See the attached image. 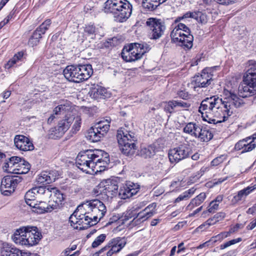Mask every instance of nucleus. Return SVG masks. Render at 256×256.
Listing matches in <instances>:
<instances>
[{"mask_svg": "<svg viewBox=\"0 0 256 256\" xmlns=\"http://www.w3.org/2000/svg\"><path fill=\"white\" fill-rule=\"evenodd\" d=\"M21 177L18 176H7L2 180L0 191L5 196H8L12 193L18 184L22 182Z\"/></svg>", "mask_w": 256, "mask_h": 256, "instance_id": "nucleus-16", "label": "nucleus"}, {"mask_svg": "<svg viewBox=\"0 0 256 256\" xmlns=\"http://www.w3.org/2000/svg\"><path fill=\"white\" fill-rule=\"evenodd\" d=\"M100 152L98 149L88 150L79 152L76 160V166L86 174H92L94 160H98Z\"/></svg>", "mask_w": 256, "mask_h": 256, "instance_id": "nucleus-6", "label": "nucleus"}, {"mask_svg": "<svg viewBox=\"0 0 256 256\" xmlns=\"http://www.w3.org/2000/svg\"><path fill=\"white\" fill-rule=\"evenodd\" d=\"M190 149L186 144H181L171 149L168 152V158L171 163H176L185 159L190 154Z\"/></svg>", "mask_w": 256, "mask_h": 256, "instance_id": "nucleus-17", "label": "nucleus"}, {"mask_svg": "<svg viewBox=\"0 0 256 256\" xmlns=\"http://www.w3.org/2000/svg\"><path fill=\"white\" fill-rule=\"evenodd\" d=\"M194 14V19L196 20L198 22L202 24H205L208 22V18L205 13L198 11L195 12Z\"/></svg>", "mask_w": 256, "mask_h": 256, "instance_id": "nucleus-40", "label": "nucleus"}, {"mask_svg": "<svg viewBox=\"0 0 256 256\" xmlns=\"http://www.w3.org/2000/svg\"><path fill=\"white\" fill-rule=\"evenodd\" d=\"M84 32L87 34L88 36H92V38H93V36H95L97 34V29L94 25H87L84 27Z\"/></svg>", "mask_w": 256, "mask_h": 256, "instance_id": "nucleus-43", "label": "nucleus"}, {"mask_svg": "<svg viewBox=\"0 0 256 256\" xmlns=\"http://www.w3.org/2000/svg\"><path fill=\"white\" fill-rule=\"evenodd\" d=\"M183 184L184 182H182V180L179 179L173 180L170 186V190L174 191L178 190L181 187L183 186Z\"/></svg>", "mask_w": 256, "mask_h": 256, "instance_id": "nucleus-46", "label": "nucleus"}, {"mask_svg": "<svg viewBox=\"0 0 256 256\" xmlns=\"http://www.w3.org/2000/svg\"><path fill=\"white\" fill-rule=\"evenodd\" d=\"M116 137L124 154L129 155L134 153L136 148L135 142L137 141V138L134 133L124 128H120L118 130Z\"/></svg>", "mask_w": 256, "mask_h": 256, "instance_id": "nucleus-7", "label": "nucleus"}, {"mask_svg": "<svg viewBox=\"0 0 256 256\" xmlns=\"http://www.w3.org/2000/svg\"><path fill=\"white\" fill-rule=\"evenodd\" d=\"M37 196H38L40 194H46V195H50L51 192L52 188H51L50 186H38L34 188Z\"/></svg>", "mask_w": 256, "mask_h": 256, "instance_id": "nucleus-39", "label": "nucleus"}, {"mask_svg": "<svg viewBox=\"0 0 256 256\" xmlns=\"http://www.w3.org/2000/svg\"><path fill=\"white\" fill-rule=\"evenodd\" d=\"M42 38L40 34H38L37 32H34L32 35L28 40V44L32 46H36L39 42L40 39Z\"/></svg>", "mask_w": 256, "mask_h": 256, "instance_id": "nucleus-42", "label": "nucleus"}, {"mask_svg": "<svg viewBox=\"0 0 256 256\" xmlns=\"http://www.w3.org/2000/svg\"><path fill=\"white\" fill-rule=\"evenodd\" d=\"M212 81V76L204 70L200 75H198L194 78L192 84L194 85V88L196 90L197 88L207 87L211 84Z\"/></svg>", "mask_w": 256, "mask_h": 256, "instance_id": "nucleus-21", "label": "nucleus"}, {"mask_svg": "<svg viewBox=\"0 0 256 256\" xmlns=\"http://www.w3.org/2000/svg\"><path fill=\"white\" fill-rule=\"evenodd\" d=\"M242 90L246 93L243 97H248L256 94V61L250 60L248 62V68L244 76Z\"/></svg>", "mask_w": 256, "mask_h": 256, "instance_id": "nucleus-8", "label": "nucleus"}, {"mask_svg": "<svg viewBox=\"0 0 256 256\" xmlns=\"http://www.w3.org/2000/svg\"><path fill=\"white\" fill-rule=\"evenodd\" d=\"M230 235L229 232H222L218 235L213 236L211 238V239L208 241L204 243V244L200 245L199 246L200 248H202V246H204L205 245L208 246V243L212 242H216L217 241H221L223 239L229 236Z\"/></svg>", "mask_w": 256, "mask_h": 256, "instance_id": "nucleus-36", "label": "nucleus"}, {"mask_svg": "<svg viewBox=\"0 0 256 256\" xmlns=\"http://www.w3.org/2000/svg\"><path fill=\"white\" fill-rule=\"evenodd\" d=\"M219 204L214 201H212L209 205L208 211L209 212L214 213L218 209Z\"/></svg>", "mask_w": 256, "mask_h": 256, "instance_id": "nucleus-55", "label": "nucleus"}, {"mask_svg": "<svg viewBox=\"0 0 256 256\" xmlns=\"http://www.w3.org/2000/svg\"><path fill=\"white\" fill-rule=\"evenodd\" d=\"M48 184L54 182L56 179L58 178L59 176V172L58 170H52L48 172Z\"/></svg>", "mask_w": 256, "mask_h": 256, "instance_id": "nucleus-45", "label": "nucleus"}, {"mask_svg": "<svg viewBox=\"0 0 256 256\" xmlns=\"http://www.w3.org/2000/svg\"><path fill=\"white\" fill-rule=\"evenodd\" d=\"M50 196L51 198L50 201L52 203L51 206L56 209V211L60 209L62 207L64 200V194L56 188H52Z\"/></svg>", "mask_w": 256, "mask_h": 256, "instance_id": "nucleus-20", "label": "nucleus"}, {"mask_svg": "<svg viewBox=\"0 0 256 256\" xmlns=\"http://www.w3.org/2000/svg\"><path fill=\"white\" fill-rule=\"evenodd\" d=\"M172 40L175 42H180L182 46L188 49L192 46L194 37L190 34L189 28L182 23L178 24L170 34Z\"/></svg>", "mask_w": 256, "mask_h": 256, "instance_id": "nucleus-9", "label": "nucleus"}, {"mask_svg": "<svg viewBox=\"0 0 256 256\" xmlns=\"http://www.w3.org/2000/svg\"><path fill=\"white\" fill-rule=\"evenodd\" d=\"M223 198H224L223 195H218L216 197V198L213 201L214 202H215L219 204L220 202H222Z\"/></svg>", "mask_w": 256, "mask_h": 256, "instance_id": "nucleus-64", "label": "nucleus"}, {"mask_svg": "<svg viewBox=\"0 0 256 256\" xmlns=\"http://www.w3.org/2000/svg\"><path fill=\"white\" fill-rule=\"evenodd\" d=\"M132 10V4L128 0H107L104 3V12L112 14L117 22L126 21L130 16Z\"/></svg>", "mask_w": 256, "mask_h": 256, "instance_id": "nucleus-3", "label": "nucleus"}, {"mask_svg": "<svg viewBox=\"0 0 256 256\" xmlns=\"http://www.w3.org/2000/svg\"><path fill=\"white\" fill-rule=\"evenodd\" d=\"M110 120L108 119H103L96 122L88 130L86 137L92 142H97L100 140L108 132L110 127Z\"/></svg>", "mask_w": 256, "mask_h": 256, "instance_id": "nucleus-12", "label": "nucleus"}, {"mask_svg": "<svg viewBox=\"0 0 256 256\" xmlns=\"http://www.w3.org/2000/svg\"><path fill=\"white\" fill-rule=\"evenodd\" d=\"M81 121L82 119L80 116H76V117H74V124L72 128V130L74 132H76L80 130V128Z\"/></svg>", "mask_w": 256, "mask_h": 256, "instance_id": "nucleus-51", "label": "nucleus"}, {"mask_svg": "<svg viewBox=\"0 0 256 256\" xmlns=\"http://www.w3.org/2000/svg\"><path fill=\"white\" fill-rule=\"evenodd\" d=\"M156 146L151 144L146 147H143L140 152V155L144 158H151L156 154Z\"/></svg>", "mask_w": 256, "mask_h": 256, "instance_id": "nucleus-32", "label": "nucleus"}, {"mask_svg": "<svg viewBox=\"0 0 256 256\" xmlns=\"http://www.w3.org/2000/svg\"><path fill=\"white\" fill-rule=\"evenodd\" d=\"M138 191V188L134 184H128L120 188L117 196L120 198L124 200L135 195Z\"/></svg>", "mask_w": 256, "mask_h": 256, "instance_id": "nucleus-22", "label": "nucleus"}, {"mask_svg": "<svg viewBox=\"0 0 256 256\" xmlns=\"http://www.w3.org/2000/svg\"><path fill=\"white\" fill-rule=\"evenodd\" d=\"M26 204L30 206L35 208L37 210V206H38V202L36 200V199L33 200H30V202H26Z\"/></svg>", "mask_w": 256, "mask_h": 256, "instance_id": "nucleus-60", "label": "nucleus"}, {"mask_svg": "<svg viewBox=\"0 0 256 256\" xmlns=\"http://www.w3.org/2000/svg\"><path fill=\"white\" fill-rule=\"evenodd\" d=\"M216 222L215 220V218H214V216L212 218H210L208 219L204 223L201 224L200 226H199L198 228V230H202L203 228L205 226H206V228H208L210 226L213 225L215 224Z\"/></svg>", "mask_w": 256, "mask_h": 256, "instance_id": "nucleus-52", "label": "nucleus"}, {"mask_svg": "<svg viewBox=\"0 0 256 256\" xmlns=\"http://www.w3.org/2000/svg\"><path fill=\"white\" fill-rule=\"evenodd\" d=\"M164 110L166 112H169L170 114H172L174 112L173 110L171 108L168 102H167L165 105Z\"/></svg>", "mask_w": 256, "mask_h": 256, "instance_id": "nucleus-62", "label": "nucleus"}, {"mask_svg": "<svg viewBox=\"0 0 256 256\" xmlns=\"http://www.w3.org/2000/svg\"><path fill=\"white\" fill-rule=\"evenodd\" d=\"M177 108H182L187 109L189 108L190 106V104L184 102L182 100H176V103H175Z\"/></svg>", "mask_w": 256, "mask_h": 256, "instance_id": "nucleus-54", "label": "nucleus"}, {"mask_svg": "<svg viewBox=\"0 0 256 256\" xmlns=\"http://www.w3.org/2000/svg\"><path fill=\"white\" fill-rule=\"evenodd\" d=\"M106 234H101L94 240L92 244L93 248H96L100 246L106 240Z\"/></svg>", "mask_w": 256, "mask_h": 256, "instance_id": "nucleus-44", "label": "nucleus"}, {"mask_svg": "<svg viewBox=\"0 0 256 256\" xmlns=\"http://www.w3.org/2000/svg\"><path fill=\"white\" fill-rule=\"evenodd\" d=\"M126 238L125 237H116L111 239L106 245L101 248L98 254H100L106 251V256H112L119 252L126 245Z\"/></svg>", "mask_w": 256, "mask_h": 256, "instance_id": "nucleus-14", "label": "nucleus"}, {"mask_svg": "<svg viewBox=\"0 0 256 256\" xmlns=\"http://www.w3.org/2000/svg\"><path fill=\"white\" fill-rule=\"evenodd\" d=\"M70 103L68 100H63L62 103L56 107L54 110V114H52L48 119V123L50 124L55 118L54 115H58L61 113L66 112L70 109Z\"/></svg>", "mask_w": 256, "mask_h": 256, "instance_id": "nucleus-25", "label": "nucleus"}, {"mask_svg": "<svg viewBox=\"0 0 256 256\" xmlns=\"http://www.w3.org/2000/svg\"><path fill=\"white\" fill-rule=\"evenodd\" d=\"M70 216L69 222L74 229H84L96 224L105 214L106 210L102 202L94 200L79 206Z\"/></svg>", "mask_w": 256, "mask_h": 256, "instance_id": "nucleus-2", "label": "nucleus"}, {"mask_svg": "<svg viewBox=\"0 0 256 256\" xmlns=\"http://www.w3.org/2000/svg\"><path fill=\"white\" fill-rule=\"evenodd\" d=\"M69 110L66 112L67 113L64 118L61 120L58 124L57 129L56 130V131L58 132V135L56 136L57 138L62 136L69 128L71 124L74 121V116Z\"/></svg>", "mask_w": 256, "mask_h": 256, "instance_id": "nucleus-18", "label": "nucleus"}, {"mask_svg": "<svg viewBox=\"0 0 256 256\" xmlns=\"http://www.w3.org/2000/svg\"><path fill=\"white\" fill-rule=\"evenodd\" d=\"M51 204H52V203L50 200L48 202V204L44 202H39L38 206H37V212L44 213L45 212H51L52 210L56 211V209L53 208L51 206Z\"/></svg>", "mask_w": 256, "mask_h": 256, "instance_id": "nucleus-34", "label": "nucleus"}, {"mask_svg": "<svg viewBox=\"0 0 256 256\" xmlns=\"http://www.w3.org/2000/svg\"><path fill=\"white\" fill-rule=\"evenodd\" d=\"M256 226V220L250 222V224L247 226L246 228L248 230H252Z\"/></svg>", "mask_w": 256, "mask_h": 256, "instance_id": "nucleus-63", "label": "nucleus"}, {"mask_svg": "<svg viewBox=\"0 0 256 256\" xmlns=\"http://www.w3.org/2000/svg\"><path fill=\"white\" fill-rule=\"evenodd\" d=\"M20 157L12 156L6 160L3 166L4 171L9 173H14L18 161L20 160Z\"/></svg>", "mask_w": 256, "mask_h": 256, "instance_id": "nucleus-27", "label": "nucleus"}, {"mask_svg": "<svg viewBox=\"0 0 256 256\" xmlns=\"http://www.w3.org/2000/svg\"><path fill=\"white\" fill-rule=\"evenodd\" d=\"M50 24V20L48 19L42 22L34 32H37L38 34H40V36H42V34L46 32V31L48 28Z\"/></svg>", "mask_w": 256, "mask_h": 256, "instance_id": "nucleus-37", "label": "nucleus"}, {"mask_svg": "<svg viewBox=\"0 0 256 256\" xmlns=\"http://www.w3.org/2000/svg\"><path fill=\"white\" fill-rule=\"evenodd\" d=\"M156 203H152L137 214H132V213L134 210H128L126 214L124 220H126L129 218L134 217L133 220H134V222L136 224L144 222L156 214Z\"/></svg>", "mask_w": 256, "mask_h": 256, "instance_id": "nucleus-15", "label": "nucleus"}, {"mask_svg": "<svg viewBox=\"0 0 256 256\" xmlns=\"http://www.w3.org/2000/svg\"><path fill=\"white\" fill-rule=\"evenodd\" d=\"M194 14H195V12H187L185 14H184L182 16L178 18V19L183 20L184 18H194V16H195Z\"/></svg>", "mask_w": 256, "mask_h": 256, "instance_id": "nucleus-57", "label": "nucleus"}, {"mask_svg": "<svg viewBox=\"0 0 256 256\" xmlns=\"http://www.w3.org/2000/svg\"><path fill=\"white\" fill-rule=\"evenodd\" d=\"M225 214L222 212H220L216 214L214 216V218H215V220L216 222L222 220L225 217Z\"/></svg>", "mask_w": 256, "mask_h": 256, "instance_id": "nucleus-56", "label": "nucleus"}, {"mask_svg": "<svg viewBox=\"0 0 256 256\" xmlns=\"http://www.w3.org/2000/svg\"><path fill=\"white\" fill-rule=\"evenodd\" d=\"M89 94L90 96L94 99L106 98L110 95L106 89L99 86L92 88Z\"/></svg>", "mask_w": 256, "mask_h": 256, "instance_id": "nucleus-28", "label": "nucleus"}, {"mask_svg": "<svg viewBox=\"0 0 256 256\" xmlns=\"http://www.w3.org/2000/svg\"><path fill=\"white\" fill-rule=\"evenodd\" d=\"M227 158V155L222 154L219 156L216 157L211 162V165L212 166H217L223 162Z\"/></svg>", "mask_w": 256, "mask_h": 256, "instance_id": "nucleus-47", "label": "nucleus"}, {"mask_svg": "<svg viewBox=\"0 0 256 256\" xmlns=\"http://www.w3.org/2000/svg\"><path fill=\"white\" fill-rule=\"evenodd\" d=\"M196 190V189L194 188H192L189 189L188 190L184 192V194L188 195V198H189L194 194Z\"/></svg>", "mask_w": 256, "mask_h": 256, "instance_id": "nucleus-61", "label": "nucleus"}, {"mask_svg": "<svg viewBox=\"0 0 256 256\" xmlns=\"http://www.w3.org/2000/svg\"><path fill=\"white\" fill-rule=\"evenodd\" d=\"M2 256H22V252L14 246L4 243L1 248Z\"/></svg>", "mask_w": 256, "mask_h": 256, "instance_id": "nucleus-26", "label": "nucleus"}, {"mask_svg": "<svg viewBox=\"0 0 256 256\" xmlns=\"http://www.w3.org/2000/svg\"><path fill=\"white\" fill-rule=\"evenodd\" d=\"M48 178L47 171H45L40 173L37 178V180L40 184H48Z\"/></svg>", "mask_w": 256, "mask_h": 256, "instance_id": "nucleus-49", "label": "nucleus"}, {"mask_svg": "<svg viewBox=\"0 0 256 256\" xmlns=\"http://www.w3.org/2000/svg\"><path fill=\"white\" fill-rule=\"evenodd\" d=\"M30 164L24 159L20 158V160L17 164L16 168L14 174H26L30 170Z\"/></svg>", "mask_w": 256, "mask_h": 256, "instance_id": "nucleus-31", "label": "nucleus"}, {"mask_svg": "<svg viewBox=\"0 0 256 256\" xmlns=\"http://www.w3.org/2000/svg\"><path fill=\"white\" fill-rule=\"evenodd\" d=\"M183 132L198 138L200 142H208L213 138L211 130L206 127H202L196 122H190L186 124Z\"/></svg>", "mask_w": 256, "mask_h": 256, "instance_id": "nucleus-11", "label": "nucleus"}, {"mask_svg": "<svg viewBox=\"0 0 256 256\" xmlns=\"http://www.w3.org/2000/svg\"><path fill=\"white\" fill-rule=\"evenodd\" d=\"M206 198L205 193L202 192L196 196L195 198L192 200L191 202L187 206V208L192 210L196 206H200Z\"/></svg>", "mask_w": 256, "mask_h": 256, "instance_id": "nucleus-33", "label": "nucleus"}, {"mask_svg": "<svg viewBox=\"0 0 256 256\" xmlns=\"http://www.w3.org/2000/svg\"><path fill=\"white\" fill-rule=\"evenodd\" d=\"M23 56L24 52H18L15 54L14 56L5 64V68L9 69L13 67L15 64H16L19 62L22 61Z\"/></svg>", "mask_w": 256, "mask_h": 256, "instance_id": "nucleus-35", "label": "nucleus"}, {"mask_svg": "<svg viewBox=\"0 0 256 256\" xmlns=\"http://www.w3.org/2000/svg\"><path fill=\"white\" fill-rule=\"evenodd\" d=\"M93 73L90 64L70 65L63 70V74L70 82L78 83L87 80Z\"/></svg>", "mask_w": 256, "mask_h": 256, "instance_id": "nucleus-5", "label": "nucleus"}, {"mask_svg": "<svg viewBox=\"0 0 256 256\" xmlns=\"http://www.w3.org/2000/svg\"><path fill=\"white\" fill-rule=\"evenodd\" d=\"M242 228V224H237L234 227L231 228L229 230V232L230 234L234 233L238 231V230L240 228Z\"/></svg>", "mask_w": 256, "mask_h": 256, "instance_id": "nucleus-58", "label": "nucleus"}, {"mask_svg": "<svg viewBox=\"0 0 256 256\" xmlns=\"http://www.w3.org/2000/svg\"><path fill=\"white\" fill-rule=\"evenodd\" d=\"M42 238V234L37 227L27 226L17 230L14 234L13 240L16 243L32 246L38 244Z\"/></svg>", "mask_w": 256, "mask_h": 256, "instance_id": "nucleus-4", "label": "nucleus"}, {"mask_svg": "<svg viewBox=\"0 0 256 256\" xmlns=\"http://www.w3.org/2000/svg\"><path fill=\"white\" fill-rule=\"evenodd\" d=\"M37 197V194L33 188L26 192L24 199L26 202H28L30 200H34Z\"/></svg>", "mask_w": 256, "mask_h": 256, "instance_id": "nucleus-41", "label": "nucleus"}, {"mask_svg": "<svg viewBox=\"0 0 256 256\" xmlns=\"http://www.w3.org/2000/svg\"><path fill=\"white\" fill-rule=\"evenodd\" d=\"M167 0H142V6L148 11L156 10L160 4H163Z\"/></svg>", "mask_w": 256, "mask_h": 256, "instance_id": "nucleus-30", "label": "nucleus"}, {"mask_svg": "<svg viewBox=\"0 0 256 256\" xmlns=\"http://www.w3.org/2000/svg\"><path fill=\"white\" fill-rule=\"evenodd\" d=\"M94 192L96 196L104 194L106 195L105 180L102 181L94 189Z\"/></svg>", "mask_w": 256, "mask_h": 256, "instance_id": "nucleus-38", "label": "nucleus"}, {"mask_svg": "<svg viewBox=\"0 0 256 256\" xmlns=\"http://www.w3.org/2000/svg\"><path fill=\"white\" fill-rule=\"evenodd\" d=\"M250 137L246 138L243 139L238 141L234 146V149L236 150H244V146H246V142L248 141V140H250Z\"/></svg>", "mask_w": 256, "mask_h": 256, "instance_id": "nucleus-48", "label": "nucleus"}, {"mask_svg": "<svg viewBox=\"0 0 256 256\" xmlns=\"http://www.w3.org/2000/svg\"><path fill=\"white\" fill-rule=\"evenodd\" d=\"M149 50V46L146 44H132L128 48L124 47L123 48L122 56L126 62H134L140 59Z\"/></svg>", "mask_w": 256, "mask_h": 256, "instance_id": "nucleus-10", "label": "nucleus"}, {"mask_svg": "<svg viewBox=\"0 0 256 256\" xmlns=\"http://www.w3.org/2000/svg\"><path fill=\"white\" fill-rule=\"evenodd\" d=\"M148 36L151 40H158L164 34L166 26L160 19L150 18L146 22Z\"/></svg>", "mask_w": 256, "mask_h": 256, "instance_id": "nucleus-13", "label": "nucleus"}, {"mask_svg": "<svg viewBox=\"0 0 256 256\" xmlns=\"http://www.w3.org/2000/svg\"><path fill=\"white\" fill-rule=\"evenodd\" d=\"M14 143L16 148L20 150L26 152L34 148L32 142L28 138L23 135H16L14 138Z\"/></svg>", "mask_w": 256, "mask_h": 256, "instance_id": "nucleus-19", "label": "nucleus"}, {"mask_svg": "<svg viewBox=\"0 0 256 256\" xmlns=\"http://www.w3.org/2000/svg\"><path fill=\"white\" fill-rule=\"evenodd\" d=\"M256 146V141L255 142L254 140H252L250 142H246V146H244V149L242 151V153L250 152Z\"/></svg>", "mask_w": 256, "mask_h": 256, "instance_id": "nucleus-50", "label": "nucleus"}, {"mask_svg": "<svg viewBox=\"0 0 256 256\" xmlns=\"http://www.w3.org/2000/svg\"><path fill=\"white\" fill-rule=\"evenodd\" d=\"M177 95L183 100H188L190 98V95L185 90H178L177 92Z\"/></svg>", "mask_w": 256, "mask_h": 256, "instance_id": "nucleus-53", "label": "nucleus"}, {"mask_svg": "<svg viewBox=\"0 0 256 256\" xmlns=\"http://www.w3.org/2000/svg\"><path fill=\"white\" fill-rule=\"evenodd\" d=\"M244 104L243 100L236 94L224 90L222 98L214 96L202 100L198 111L204 121L210 124L221 123L228 120L235 108Z\"/></svg>", "mask_w": 256, "mask_h": 256, "instance_id": "nucleus-1", "label": "nucleus"}, {"mask_svg": "<svg viewBox=\"0 0 256 256\" xmlns=\"http://www.w3.org/2000/svg\"><path fill=\"white\" fill-rule=\"evenodd\" d=\"M256 187L248 186L238 192L236 195L233 197L232 202L234 204H236L239 201L244 200Z\"/></svg>", "mask_w": 256, "mask_h": 256, "instance_id": "nucleus-29", "label": "nucleus"}, {"mask_svg": "<svg viewBox=\"0 0 256 256\" xmlns=\"http://www.w3.org/2000/svg\"><path fill=\"white\" fill-rule=\"evenodd\" d=\"M188 198V195H186L184 194V192L180 195L176 200L174 202H178L180 201L184 200H187Z\"/></svg>", "mask_w": 256, "mask_h": 256, "instance_id": "nucleus-59", "label": "nucleus"}, {"mask_svg": "<svg viewBox=\"0 0 256 256\" xmlns=\"http://www.w3.org/2000/svg\"><path fill=\"white\" fill-rule=\"evenodd\" d=\"M99 151L101 152L100 154H98L100 156H98V160H94V168L92 169V173H96L104 170L106 168L108 167L110 162L108 154L100 150H99Z\"/></svg>", "mask_w": 256, "mask_h": 256, "instance_id": "nucleus-23", "label": "nucleus"}, {"mask_svg": "<svg viewBox=\"0 0 256 256\" xmlns=\"http://www.w3.org/2000/svg\"><path fill=\"white\" fill-rule=\"evenodd\" d=\"M106 196L108 197L116 196L118 191V182L116 179H108L105 180Z\"/></svg>", "mask_w": 256, "mask_h": 256, "instance_id": "nucleus-24", "label": "nucleus"}]
</instances>
